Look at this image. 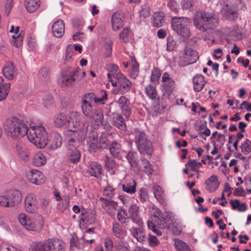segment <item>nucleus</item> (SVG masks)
I'll return each mask as SVG.
<instances>
[{"label": "nucleus", "instance_id": "64", "mask_svg": "<svg viewBox=\"0 0 251 251\" xmlns=\"http://www.w3.org/2000/svg\"><path fill=\"white\" fill-rule=\"evenodd\" d=\"M104 164L107 170H110L114 166V161L112 159L109 158L107 156L104 157Z\"/></svg>", "mask_w": 251, "mask_h": 251}, {"label": "nucleus", "instance_id": "34", "mask_svg": "<svg viewBox=\"0 0 251 251\" xmlns=\"http://www.w3.org/2000/svg\"><path fill=\"white\" fill-rule=\"evenodd\" d=\"M40 5V0H25V6L29 13H33L36 11Z\"/></svg>", "mask_w": 251, "mask_h": 251}, {"label": "nucleus", "instance_id": "45", "mask_svg": "<svg viewBox=\"0 0 251 251\" xmlns=\"http://www.w3.org/2000/svg\"><path fill=\"white\" fill-rule=\"evenodd\" d=\"M153 194L155 198L160 203H163L164 201L163 199V192L160 186L158 185H154L152 187Z\"/></svg>", "mask_w": 251, "mask_h": 251}, {"label": "nucleus", "instance_id": "44", "mask_svg": "<svg viewBox=\"0 0 251 251\" xmlns=\"http://www.w3.org/2000/svg\"><path fill=\"white\" fill-rule=\"evenodd\" d=\"M114 251H130L129 249V245L128 244L121 240H118L115 242Z\"/></svg>", "mask_w": 251, "mask_h": 251}, {"label": "nucleus", "instance_id": "63", "mask_svg": "<svg viewBox=\"0 0 251 251\" xmlns=\"http://www.w3.org/2000/svg\"><path fill=\"white\" fill-rule=\"evenodd\" d=\"M176 44L173 37H169L167 39V50L168 51H173L176 48Z\"/></svg>", "mask_w": 251, "mask_h": 251}, {"label": "nucleus", "instance_id": "50", "mask_svg": "<svg viewBox=\"0 0 251 251\" xmlns=\"http://www.w3.org/2000/svg\"><path fill=\"white\" fill-rule=\"evenodd\" d=\"M142 164L143 167V171L147 175H151L153 172V168L152 165L147 159H142Z\"/></svg>", "mask_w": 251, "mask_h": 251}, {"label": "nucleus", "instance_id": "62", "mask_svg": "<svg viewBox=\"0 0 251 251\" xmlns=\"http://www.w3.org/2000/svg\"><path fill=\"white\" fill-rule=\"evenodd\" d=\"M104 247L106 251H113L114 245L112 239L109 237H106L104 239Z\"/></svg>", "mask_w": 251, "mask_h": 251}, {"label": "nucleus", "instance_id": "52", "mask_svg": "<svg viewBox=\"0 0 251 251\" xmlns=\"http://www.w3.org/2000/svg\"><path fill=\"white\" fill-rule=\"evenodd\" d=\"M241 151L245 155L251 152V141L248 139H246L245 141L240 146Z\"/></svg>", "mask_w": 251, "mask_h": 251}, {"label": "nucleus", "instance_id": "49", "mask_svg": "<svg viewBox=\"0 0 251 251\" xmlns=\"http://www.w3.org/2000/svg\"><path fill=\"white\" fill-rule=\"evenodd\" d=\"M10 83H6L2 85V87H0V101L4 100L10 91Z\"/></svg>", "mask_w": 251, "mask_h": 251}, {"label": "nucleus", "instance_id": "15", "mask_svg": "<svg viewBox=\"0 0 251 251\" xmlns=\"http://www.w3.org/2000/svg\"><path fill=\"white\" fill-rule=\"evenodd\" d=\"M26 177L28 180L36 185H40L44 183V174L40 171L31 170L26 172Z\"/></svg>", "mask_w": 251, "mask_h": 251}, {"label": "nucleus", "instance_id": "30", "mask_svg": "<svg viewBox=\"0 0 251 251\" xmlns=\"http://www.w3.org/2000/svg\"><path fill=\"white\" fill-rule=\"evenodd\" d=\"M94 128H97L102 122L103 115L100 110H96L90 116Z\"/></svg>", "mask_w": 251, "mask_h": 251}, {"label": "nucleus", "instance_id": "53", "mask_svg": "<svg viewBox=\"0 0 251 251\" xmlns=\"http://www.w3.org/2000/svg\"><path fill=\"white\" fill-rule=\"evenodd\" d=\"M62 201L58 203V208L59 210L61 211H64L65 210H66L70 202V196L69 195H66L64 197L63 199L62 200Z\"/></svg>", "mask_w": 251, "mask_h": 251}, {"label": "nucleus", "instance_id": "48", "mask_svg": "<svg viewBox=\"0 0 251 251\" xmlns=\"http://www.w3.org/2000/svg\"><path fill=\"white\" fill-rule=\"evenodd\" d=\"M145 93L151 99H154L157 96L156 88L151 84L147 85L145 88Z\"/></svg>", "mask_w": 251, "mask_h": 251}, {"label": "nucleus", "instance_id": "16", "mask_svg": "<svg viewBox=\"0 0 251 251\" xmlns=\"http://www.w3.org/2000/svg\"><path fill=\"white\" fill-rule=\"evenodd\" d=\"M4 76L9 80H13L18 75V69L11 62L6 63L2 69Z\"/></svg>", "mask_w": 251, "mask_h": 251}, {"label": "nucleus", "instance_id": "36", "mask_svg": "<svg viewBox=\"0 0 251 251\" xmlns=\"http://www.w3.org/2000/svg\"><path fill=\"white\" fill-rule=\"evenodd\" d=\"M133 38V34L128 27H125L121 31L119 34V39L124 42L127 43L131 41Z\"/></svg>", "mask_w": 251, "mask_h": 251}, {"label": "nucleus", "instance_id": "21", "mask_svg": "<svg viewBox=\"0 0 251 251\" xmlns=\"http://www.w3.org/2000/svg\"><path fill=\"white\" fill-rule=\"evenodd\" d=\"M139 207L135 204L131 205L128 209V213L133 222L139 226L143 225L142 219L139 216Z\"/></svg>", "mask_w": 251, "mask_h": 251}, {"label": "nucleus", "instance_id": "37", "mask_svg": "<svg viewBox=\"0 0 251 251\" xmlns=\"http://www.w3.org/2000/svg\"><path fill=\"white\" fill-rule=\"evenodd\" d=\"M136 182L133 179L126 181V182L122 184V188L124 191L132 194L136 192Z\"/></svg>", "mask_w": 251, "mask_h": 251}, {"label": "nucleus", "instance_id": "14", "mask_svg": "<svg viewBox=\"0 0 251 251\" xmlns=\"http://www.w3.org/2000/svg\"><path fill=\"white\" fill-rule=\"evenodd\" d=\"M90 95L85 94L82 98L81 108L82 112L85 116L89 117L96 109H94L92 106V98Z\"/></svg>", "mask_w": 251, "mask_h": 251}, {"label": "nucleus", "instance_id": "51", "mask_svg": "<svg viewBox=\"0 0 251 251\" xmlns=\"http://www.w3.org/2000/svg\"><path fill=\"white\" fill-rule=\"evenodd\" d=\"M127 159L132 167H136L137 165V153L134 151H129L126 155Z\"/></svg>", "mask_w": 251, "mask_h": 251}, {"label": "nucleus", "instance_id": "2", "mask_svg": "<svg viewBox=\"0 0 251 251\" xmlns=\"http://www.w3.org/2000/svg\"><path fill=\"white\" fill-rule=\"evenodd\" d=\"M76 123V127L78 128H84L86 129V132L88 131L89 126V122L85 119H82L80 114L77 112L73 111L70 113L69 117L68 118L64 113H60L54 116V124L57 127L60 128L65 126L67 130L64 132L65 139L67 138L66 134L71 129L69 128V126L72 123Z\"/></svg>", "mask_w": 251, "mask_h": 251}, {"label": "nucleus", "instance_id": "22", "mask_svg": "<svg viewBox=\"0 0 251 251\" xmlns=\"http://www.w3.org/2000/svg\"><path fill=\"white\" fill-rule=\"evenodd\" d=\"M120 107L123 113L126 117H129L131 113V110L129 107V101L124 96H121L116 101Z\"/></svg>", "mask_w": 251, "mask_h": 251}, {"label": "nucleus", "instance_id": "32", "mask_svg": "<svg viewBox=\"0 0 251 251\" xmlns=\"http://www.w3.org/2000/svg\"><path fill=\"white\" fill-rule=\"evenodd\" d=\"M139 151L142 154H147L151 155L152 151V147L151 142L148 140H145L141 143L137 145Z\"/></svg>", "mask_w": 251, "mask_h": 251}, {"label": "nucleus", "instance_id": "61", "mask_svg": "<svg viewBox=\"0 0 251 251\" xmlns=\"http://www.w3.org/2000/svg\"><path fill=\"white\" fill-rule=\"evenodd\" d=\"M139 72V65L137 62L135 61L133 62L132 68L130 73L131 77L133 78H136L138 75Z\"/></svg>", "mask_w": 251, "mask_h": 251}, {"label": "nucleus", "instance_id": "33", "mask_svg": "<svg viewBox=\"0 0 251 251\" xmlns=\"http://www.w3.org/2000/svg\"><path fill=\"white\" fill-rule=\"evenodd\" d=\"M205 183L206 184L205 188L210 192L215 191L218 188L219 185L217 177L215 175H212L208 178Z\"/></svg>", "mask_w": 251, "mask_h": 251}, {"label": "nucleus", "instance_id": "10", "mask_svg": "<svg viewBox=\"0 0 251 251\" xmlns=\"http://www.w3.org/2000/svg\"><path fill=\"white\" fill-rule=\"evenodd\" d=\"M151 212L154 222L158 224L160 228H165L169 227L168 222L170 217L168 212L162 213L158 208L154 206L152 208Z\"/></svg>", "mask_w": 251, "mask_h": 251}, {"label": "nucleus", "instance_id": "26", "mask_svg": "<svg viewBox=\"0 0 251 251\" xmlns=\"http://www.w3.org/2000/svg\"><path fill=\"white\" fill-rule=\"evenodd\" d=\"M204 76L201 75H196L193 79V89L195 92L201 91L205 85Z\"/></svg>", "mask_w": 251, "mask_h": 251}, {"label": "nucleus", "instance_id": "8", "mask_svg": "<svg viewBox=\"0 0 251 251\" xmlns=\"http://www.w3.org/2000/svg\"><path fill=\"white\" fill-rule=\"evenodd\" d=\"M18 218L20 224L28 231L38 233L43 228L44 223L41 217L32 221L25 214L21 213L19 215Z\"/></svg>", "mask_w": 251, "mask_h": 251}, {"label": "nucleus", "instance_id": "38", "mask_svg": "<svg viewBox=\"0 0 251 251\" xmlns=\"http://www.w3.org/2000/svg\"><path fill=\"white\" fill-rule=\"evenodd\" d=\"M164 16L162 12L154 13L151 17V23L154 26L160 27L162 26Z\"/></svg>", "mask_w": 251, "mask_h": 251}, {"label": "nucleus", "instance_id": "31", "mask_svg": "<svg viewBox=\"0 0 251 251\" xmlns=\"http://www.w3.org/2000/svg\"><path fill=\"white\" fill-rule=\"evenodd\" d=\"M107 68L108 71L107 74L108 79H111L112 77L117 79L123 75L118 66L114 64H109L107 66Z\"/></svg>", "mask_w": 251, "mask_h": 251}, {"label": "nucleus", "instance_id": "24", "mask_svg": "<svg viewBox=\"0 0 251 251\" xmlns=\"http://www.w3.org/2000/svg\"><path fill=\"white\" fill-rule=\"evenodd\" d=\"M65 25L61 20L55 22L52 26V32L54 36L57 38L61 37L64 33Z\"/></svg>", "mask_w": 251, "mask_h": 251}, {"label": "nucleus", "instance_id": "58", "mask_svg": "<svg viewBox=\"0 0 251 251\" xmlns=\"http://www.w3.org/2000/svg\"><path fill=\"white\" fill-rule=\"evenodd\" d=\"M140 17L145 18L149 17L150 15V5L148 4L142 5L139 10Z\"/></svg>", "mask_w": 251, "mask_h": 251}, {"label": "nucleus", "instance_id": "42", "mask_svg": "<svg viewBox=\"0 0 251 251\" xmlns=\"http://www.w3.org/2000/svg\"><path fill=\"white\" fill-rule=\"evenodd\" d=\"M46 162V158L43 153L41 152L36 153L33 158V164L37 167L44 165Z\"/></svg>", "mask_w": 251, "mask_h": 251}, {"label": "nucleus", "instance_id": "19", "mask_svg": "<svg viewBox=\"0 0 251 251\" xmlns=\"http://www.w3.org/2000/svg\"><path fill=\"white\" fill-rule=\"evenodd\" d=\"M100 201H101L103 208L106 212L111 216L115 215L117 204L114 201L108 200L103 198H100Z\"/></svg>", "mask_w": 251, "mask_h": 251}, {"label": "nucleus", "instance_id": "27", "mask_svg": "<svg viewBox=\"0 0 251 251\" xmlns=\"http://www.w3.org/2000/svg\"><path fill=\"white\" fill-rule=\"evenodd\" d=\"M111 123L113 125L120 130L125 131L126 129V126L123 117L119 114H113L111 118Z\"/></svg>", "mask_w": 251, "mask_h": 251}, {"label": "nucleus", "instance_id": "1", "mask_svg": "<svg viewBox=\"0 0 251 251\" xmlns=\"http://www.w3.org/2000/svg\"><path fill=\"white\" fill-rule=\"evenodd\" d=\"M76 123H72L69 128L71 129L66 134L67 138L65 139L66 142L67 160L68 162L75 164L78 162L81 157L80 152L76 149L78 142L84 140L87 132L85 128H78Z\"/></svg>", "mask_w": 251, "mask_h": 251}, {"label": "nucleus", "instance_id": "12", "mask_svg": "<svg viewBox=\"0 0 251 251\" xmlns=\"http://www.w3.org/2000/svg\"><path fill=\"white\" fill-rule=\"evenodd\" d=\"M222 15L227 20L232 21L238 16V9L232 4L224 2L221 10Z\"/></svg>", "mask_w": 251, "mask_h": 251}, {"label": "nucleus", "instance_id": "40", "mask_svg": "<svg viewBox=\"0 0 251 251\" xmlns=\"http://www.w3.org/2000/svg\"><path fill=\"white\" fill-rule=\"evenodd\" d=\"M130 231L138 242H142L146 238V234L141 228L132 227Z\"/></svg>", "mask_w": 251, "mask_h": 251}, {"label": "nucleus", "instance_id": "5", "mask_svg": "<svg viewBox=\"0 0 251 251\" xmlns=\"http://www.w3.org/2000/svg\"><path fill=\"white\" fill-rule=\"evenodd\" d=\"M27 135L29 141L37 147L42 149L48 144V134L45 127L41 124L27 128Z\"/></svg>", "mask_w": 251, "mask_h": 251}, {"label": "nucleus", "instance_id": "20", "mask_svg": "<svg viewBox=\"0 0 251 251\" xmlns=\"http://www.w3.org/2000/svg\"><path fill=\"white\" fill-rule=\"evenodd\" d=\"M9 203V207L14 206L20 203L22 199V194L18 190H11L6 196Z\"/></svg>", "mask_w": 251, "mask_h": 251}, {"label": "nucleus", "instance_id": "55", "mask_svg": "<svg viewBox=\"0 0 251 251\" xmlns=\"http://www.w3.org/2000/svg\"><path fill=\"white\" fill-rule=\"evenodd\" d=\"M160 75V70L157 68H154L151 71V80L152 83L157 84L159 82V78Z\"/></svg>", "mask_w": 251, "mask_h": 251}, {"label": "nucleus", "instance_id": "17", "mask_svg": "<svg viewBox=\"0 0 251 251\" xmlns=\"http://www.w3.org/2000/svg\"><path fill=\"white\" fill-rule=\"evenodd\" d=\"M124 15L121 12H114L111 17V25L112 30L117 31L121 28L124 25Z\"/></svg>", "mask_w": 251, "mask_h": 251}, {"label": "nucleus", "instance_id": "25", "mask_svg": "<svg viewBox=\"0 0 251 251\" xmlns=\"http://www.w3.org/2000/svg\"><path fill=\"white\" fill-rule=\"evenodd\" d=\"M87 146L90 152H95L99 148L98 135L96 132H92L87 138Z\"/></svg>", "mask_w": 251, "mask_h": 251}, {"label": "nucleus", "instance_id": "57", "mask_svg": "<svg viewBox=\"0 0 251 251\" xmlns=\"http://www.w3.org/2000/svg\"><path fill=\"white\" fill-rule=\"evenodd\" d=\"M23 41V36L22 34V32L18 35L12 36V39L11 40V43L15 47L18 48L20 47Z\"/></svg>", "mask_w": 251, "mask_h": 251}, {"label": "nucleus", "instance_id": "4", "mask_svg": "<svg viewBox=\"0 0 251 251\" xmlns=\"http://www.w3.org/2000/svg\"><path fill=\"white\" fill-rule=\"evenodd\" d=\"M4 129L7 136L13 138L24 136L28 132L27 126L24 121L15 117L6 120Z\"/></svg>", "mask_w": 251, "mask_h": 251}, {"label": "nucleus", "instance_id": "59", "mask_svg": "<svg viewBox=\"0 0 251 251\" xmlns=\"http://www.w3.org/2000/svg\"><path fill=\"white\" fill-rule=\"evenodd\" d=\"M103 43L106 49L105 55L109 56L111 53L113 42L110 38H105L103 40Z\"/></svg>", "mask_w": 251, "mask_h": 251}, {"label": "nucleus", "instance_id": "9", "mask_svg": "<svg viewBox=\"0 0 251 251\" xmlns=\"http://www.w3.org/2000/svg\"><path fill=\"white\" fill-rule=\"evenodd\" d=\"M198 58L197 52L195 50L186 49L179 56L178 64L180 66H185L196 62Z\"/></svg>", "mask_w": 251, "mask_h": 251}, {"label": "nucleus", "instance_id": "41", "mask_svg": "<svg viewBox=\"0 0 251 251\" xmlns=\"http://www.w3.org/2000/svg\"><path fill=\"white\" fill-rule=\"evenodd\" d=\"M112 232L117 238H122L126 235V231L118 224H114L112 227Z\"/></svg>", "mask_w": 251, "mask_h": 251}, {"label": "nucleus", "instance_id": "13", "mask_svg": "<svg viewBox=\"0 0 251 251\" xmlns=\"http://www.w3.org/2000/svg\"><path fill=\"white\" fill-rule=\"evenodd\" d=\"M116 79L118 80V87L113 90L114 94H124L130 90L131 83L124 74Z\"/></svg>", "mask_w": 251, "mask_h": 251}, {"label": "nucleus", "instance_id": "56", "mask_svg": "<svg viewBox=\"0 0 251 251\" xmlns=\"http://www.w3.org/2000/svg\"><path fill=\"white\" fill-rule=\"evenodd\" d=\"M134 136L135 142L137 145L147 140L146 135L144 133L140 131L139 130H136L135 131Z\"/></svg>", "mask_w": 251, "mask_h": 251}, {"label": "nucleus", "instance_id": "60", "mask_svg": "<svg viewBox=\"0 0 251 251\" xmlns=\"http://www.w3.org/2000/svg\"><path fill=\"white\" fill-rule=\"evenodd\" d=\"M186 166L190 167L192 171L198 173V169L201 166V164L196 162L195 160H191L186 164Z\"/></svg>", "mask_w": 251, "mask_h": 251}, {"label": "nucleus", "instance_id": "18", "mask_svg": "<svg viewBox=\"0 0 251 251\" xmlns=\"http://www.w3.org/2000/svg\"><path fill=\"white\" fill-rule=\"evenodd\" d=\"M79 71L75 70L69 75H63L58 79L59 83L62 86L71 85L75 80L76 76L78 75Z\"/></svg>", "mask_w": 251, "mask_h": 251}, {"label": "nucleus", "instance_id": "3", "mask_svg": "<svg viewBox=\"0 0 251 251\" xmlns=\"http://www.w3.org/2000/svg\"><path fill=\"white\" fill-rule=\"evenodd\" d=\"M195 26L199 30L207 31L209 29L216 27L219 23V19L213 12L205 11L197 12L193 18Z\"/></svg>", "mask_w": 251, "mask_h": 251}, {"label": "nucleus", "instance_id": "46", "mask_svg": "<svg viewBox=\"0 0 251 251\" xmlns=\"http://www.w3.org/2000/svg\"><path fill=\"white\" fill-rule=\"evenodd\" d=\"M50 77L49 69L47 68H43L41 69L38 75V78L39 80L42 82H47Z\"/></svg>", "mask_w": 251, "mask_h": 251}, {"label": "nucleus", "instance_id": "39", "mask_svg": "<svg viewBox=\"0 0 251 251\" xmlns=\"http://www.w3.org/2000/svg\"><path fill=\"white\" fill-rule=\"evenodd\" d=\"M16 151L20 158L26 160L28 157V153L25 144L18 143L16 145Z\"/></svg>", "mask_w": 251, "mask_h": 251}, {"label": "nucleus", "instance_id": "6", "mask_svg": "<svg viewBox=\"0 0 251 251\" xmlns=\"http://www.w3.org/2000/svg\"><path fill=\"white\" fill-rule=\"evenodd\" d=\"M64 242L56 238L48 239L43 243L38 242L33 245L31 251H65Z\"/></svg>", "mask_w": 251, "mask_h": 251}, {"label": "nucleus", "instance_id": "7", "mask_svg": "<svg viewBox=\"0 0 251 251\" xmlns=\"http://www.w3.org/2000/svg\"><path fill=\"white\" fill-rule=\"evenodd\" d=\"M190 23L189 19L183 17H174L171 19L173 29L176 34L183 38H188L190 35L188 26Z\"/></svg>", "mask_w": 251, "mask_h": 251}, {"label": "nucleus", "instance_id": "43", "mask_svg": "<svg viewBox=\"0 0 251 251\" xmlns=\"http://www.w3.org/2000/svg\"><path fill=\"white\" fill-rule=\"evenodd\" d=\"M174 245L177 251H192L189 246L181 240L176 239Z\"/></svg>", "mask_w": 251, "mask_h": 251}, {"label": "nucleus", "instance_id": "11", "mask_svg": "<svg viewBox=\"0 0 251 251\" xmlns=\"http://www.w3.org/2000/svg\"><path fill=\"white\" fill-rule=\"evenodd\" d=\"M162 91L164 95L169 96L176 87L175 81L168 73H164L162 77Z\"/></svg>", "mask_w": 251, "mask_h": 251}, {"label": "nucleus", "instance_id": "54", "mask_svg": "<svg viewBox=\"0 0 251 251\" xmlns=\"http://www.w3.org/2000/svg\"><path fill=\"white\" fill-rule=\"evenodd\" d=\"M117 217L119 221L121 223H125L129 219L126 211L123 209L118 210Z\"/></svg>", "mask_w": 251, "mask_h": 251}, {"label": "nucleus", "instance_id": "47", "mask_svg": "<svg viewBox=\"0 0 251 251\" xmlns=\"http://www.w3.org/2000/svg\"><path fill=\"white\" fill-rule=\"evenodd\" d=\"M86 94L87 95H90L89 97L92 98V101L96 103H103L102 101L107 99V94L105 91H101V97L100 98L95 96V94L93 93H88Z\"/></svg>", "mask_w": 251, "mask_h": 251}, {"label": "nucleus", "instance_id": "35", "mask_svg": "<svg viewBox=\"0 0 251 251\" xmlns=\"http://www.w3.org/2000/svg\"><path fill=\"white\" fill-rule=\"evenodd\" d=\"M109 151L114 157L118 158H121L125 154L124 151L121 150L120 145L117 142H113L111 144L109 148Z\"/></svg>", "mask_w": 251, "mask_h": 251}, {"label": "nucleus", "instance_id": "23", "mask_svg": "<svg viewBox=\"0 0 251 251\" xmlns=\"http://www.w3.org/2000/svg\"><path fill=\"white\" fill-rule=\"evenodd\" d=\"M36 200L33 194H29L25 199V206L26 210L29 213H34L36 211Z\"/></svg>", "mask_w": 251, "mask_h": 251}, {"label": "nucleus", "instance_id": "29", "mask_svg": "<svg viewBox=\"0 0 251 251\" xmlns=\"http://www.w3.org/2000/svg\"><path fill=\"white\" fill-rule=\"evenodd\" d=\"M62 139L61 135L58 133H53L50 141H48L49 147L53 150L60 147L62 145Z\"/></svg>", "mask_w": 251, "mask_h": 251}, {"label": "nucleus", "instance_id": "28", "mask_svg": "<svg viewBox=\"0 0 251 251\" xmlns=\"http://www.w3.org/2000/svg\"><path fill=\"white\" fill-rule=\"evenodd\" d=\"M101 166L96 162H92L88 167V173L93 176L99 178L101 174Z\"/></svg>", "mask_w": 251, "mask_h": 251}]
</instances>
